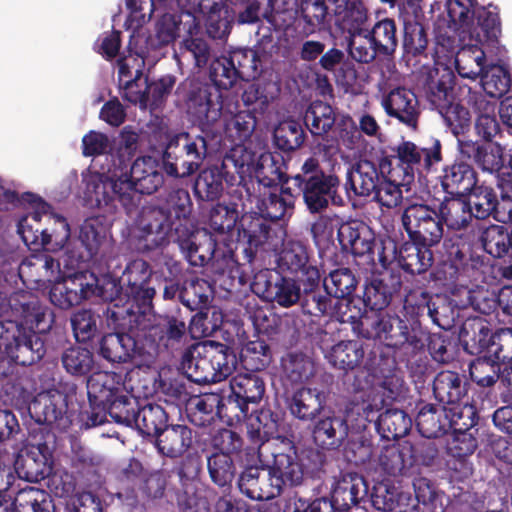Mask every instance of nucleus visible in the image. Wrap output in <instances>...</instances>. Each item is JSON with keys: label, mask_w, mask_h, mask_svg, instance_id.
<instances>
[{"label": "nucleus", "mask_w": 512, "mask_h": 512, "mask_svg": "<svg viewBox=\"0 0 512 512\" xmlns=\"http://www.w3.org/2000/svg\"><path fill=\"white\" fill-rule=\"evenodd\" d=\"M480 257L472 250L469 236L450 234V307L453 324H450V334H458V342L469 355L488 354L493 331L488 322L479 316H468L457 327L453 316L454 309L466 310L473 308L481 310L480 298L483 287L474 283L478 274Z\"/></svg>", "instance_id": "f257e3e1"}, {"label": "nucleus", "mask_w": 512, "mask_h": 512, "mask_svg": "<svg viewBox=\"0 0 512 512\" xmlns=\"http://www.w3.org/2000/svg\"><path fill=\"white\" fill-rule=\"evenodd\" d=\"M192 201L186 189L169 193L164 206H143L135 221L133 240L141 253L163 249L171 236L195 227L190 219Z\"/></svg>", "instance_id": "f03ea898"}, {"label": "nucleus", "mask_w": 512, "mask_h": 512, "mask_svg": "<svg viewBox=\"0 0 512 512\" xmlns=\"http://www.w3.org/2000/svg\"><path fill=\"white\" fill-rule=\"evenodd\" d=\"M340 178L334 173H326L317 158L309 157L300 171L292 176V192L295 200L302 196L307 211L322 214L330 205L345 206V200L339 193Z\"/></svg>", "instance_id": "7ed1b4c3"}, {"label": "nucleus", "mask_w": 512, "mask_h": 512, "mask_svg": "<svg viewBox=\"0 0 512 512\" xmlns=\"http://www.w3.org/2000/svg\"><path fill=\"white\" fill-rule=\"evenodd\" d=\"M362 322L361 335L366 339L382 342L386 347L393 349L394 357L409 362L411 357L425 348L426 332L418 321L408 326L407 322L398 315L378 314L373 319Z\"/></svg>", "instance_id": "20e7f679"}, {"label": "nucleus", "mask_w": 512, "mask_h": 512, "mask_svg": "<svg viewBox=\"0 0 512 512\" xmlns=\"http://www.w3.org/2000/svg\"><path fill=\"white\" fill-rule=\"evenodd\" d=\"M105 315L107 325L113 332L103 335L99 340V356L111 363H127L136 356L147 354L139 327L133 321L134 311L107 307Z\"/></svg>", "instance_id": "39448f33"}, {"label": "nucleus", "mask_w": 512, "mask_h": 512, "mask_svg": "<svg viewBox=\"0 0 512 512\" xmlns=\"http://www.w3.org/2000/svg\"><path fill=\"white\" fill-rule=\"evenodd\" d=\"M177 92L183 93L187 114L201 133L220 143L223 110L221 91L208 82L186 79L178 86Z\"/></svg>", "instance_id": "423d86ee"}, {"label": "nucleus", "mask_w": 512, "mask_h": 512, "mask_svg": "<svg viewBox=\"0 0 512 512\" xmlns=\"http://www.w3.org/2000/svg\"><path fill=\"white\" fill-rule=\"evenodd\" d=\"M151 311H134V322L138 325L146 353L150 356L179 349L186 341L188 325L180 309L163 314Z\"/></svg>", "instance_id": "0eeeda50"}, {"label": "nucleus", "mask_w": 512, "mask_h": 512, "mask_svg": "<svg viewBox=\"0 0 512 512\" xmlns=\"http://www.w3.org/2000/svg\"><path fill=\"white\" fill-rule=\"evenodd\" d=\"M206 134L180 132L168 137L161 155V169L170 178L184 179L195 174L208 154Z\"/></svg>", "instance_id": "6e6552de"}, {"label": "nucleus", "mask_w": 512, "mask_h": 512, "mask_svg": "<svg viewBox=\"0 0 512 512\" xmlns=\"http://www.w3.org/2000/svg\"><path fill=\"white\" fill-rule=\"evenodd\" d=\"M448 166L443 167L444 175L437 177L444 192L438 209L426 204H410L401 216L402 224L411 241L422 245H436L443 238L447 216L443 212L448 202Z\"/></svg>", "instance_id": "1a4fd4ad"}, {"label": "nucleus", "mask_w": 512, "mask_h": 512, "mask_svg": "<svg viewBox=\"0 0 512 512\" xmlns=\"http://www.w3.org/2000/svg\"><path fill=\"white\" fill-rule=\"evenodd\" d=\"M432 59L427 75L428 100L448 126V19L444 14L434 22Z\"/></svg>", "instance_id": "9d476101"}, {"label": "nucleus", "mask_w": 512, "mask_h": 512, "mask_svg": "<svg viewBox=\"0 0 512 512\" xmlns=\"http://www.w3.org/2000/svg\"><path fill=\"white\" fill-rule=\"evenodd\" d=\"M47 341L16 321H0V354L10 362L21 366L38 363L46 354Z\"/></svg>", "instance_id": "9b49d317"}, {"label": "nucleus", "mask_w": 512, "mask_h": 512, "mask_svg": "<svg viewBox=\"0 0 512 512\" xmlns=\"http://www.w3.org/2000/svg\"><path fill=\"white\" fill-rule=\"evenodd\" d=\"M467 207H463L457 214L452 212L450 218V231L466 229L474 218L486 219L493 215L494 219L501 223H512V208L501 205L495 190L486 185H475L465 197Z\"/></svg>", "instance_id": "f8f14e48"}, {"label": "nucleus", "mask_w": 512, "mask_h": 512, "mask_svg": "<svg viewBox=\"0 0 512 512\" xmlns=\"http://www.w3.org/2000/svg\"><path fill=\"white\" fill-rule=\"evenodd\" d=\"M121 177L125 191L122 194V206L127 214L138 208L142 195H152L164 183L162 171L158 170L150 158L144 157H138L131 165L129 175Z\"/></svg>", "instance_id": "ddd939ff"}, {"label": "nucleus", "mask_w": 512, "mask_h": 512, "mask_svg": "<svg viewBox=\"0 0 512 512\" xmlns=\"http://www.w3.org/2000/svg\"><path fill=\"white\" fill-rule=\"evenodd\" d=\"M153 269L143 259H134L127 263L121 275V283L124 285V296L129 307L121 310L152 311L156 289L151 285Z\"/></svg>", "instance_id": "4468645a"}, {"label": "nucleus", "mask_w": 512, "mask_h": 512, "mask_svg": "<svg viewBox=\"0 0 512 512\" xmlns=\"http://www.w3.org/2000/svg\"><path fill=\"white\" fill-rule=\"evenodd\" d=\"M30 417L38 424L66 432L73 424L75 411L69 406V395L58 389L39 393L28 405Z\"/></svg>", "instance_id": "2eb2a0df"}, {"label": "nucleus", "mask_w": 512, "mask_h": 512, "mask_svg": "<svg viewBox=\"0 0 512 512\" xmlns=\"http://www.w3.org/2000/svg\"><path fill=\"white\" fill-rule=\"evenodd\" d=\"M233 165L235 172L240 175L245 173L244 161L236 159V151L226 154L219 165H211L202 169L196 176L193 184V192L197 200L205 202L218 201L224 192V183H230L234 176L228 171Z\"/></svg>", "instance_id": "dca6fc26"}, {"label": "nucleus", "mask_w": 512, "mask_h": 512, "mask_svg": "<svg viewBox=\"0 0 512 512\" xmlns=\"http://www.w3.org/2000/svg\"><path fill=\"white\" fill-rule=\"evenodd\" d=\"M272 456L270 473L273 474V482L280 494L286 486L295 487L303 483L304 466L293 441L283 438L280 443H275Z\"/></svg>", "instance_id": "f3484780"}, {"label": "nucleus", "mask_w": 512, "mask_h": 512, "mask_svg": "<svg viewBox=\"0 0 512 512\" xmlns=\"http://www.w3.org/2000/svg\"><path fill=\"white\" fill-rule=\"evenodd\" d=\"M95 274L79 271L55 281L49 290V300L61 310H69L93 296Z\"/></svg>", "instance_id": "a211bd4d"}, {"label": "nucleus", "mask_w": 512, "mask_h": 512, "mask_svg": "<svg viewBox=\"0 0 512 512\" xmlns=\"http://www.w3.org/2000/svg\"><path fill=\"white\" fill-rule=\"evenodd\" d=\"M230 393L225 397L230 408L237 418H247L249 405H257L263 399L266 391L265 381L258 372L238 373L229 381Z\"/></svg>", "instance_id": "6ab92c4d"}, {"label": "nucleus", "mask_w": 512, "mask_h": 512, "mask_svg": "<svg viewBox=\"0 0 512 512\" xmlns=\"http://www.w3.org/2000/svg\"><path fill=\"white\" fill-rule=\"evenodd\" d=\"M337 239L341 250L351 253L363 265L375 264L376 235L364 221L343 222L337 230Z\"/></svg>", "instance_id": "aec40b11"}, {"label": "nucleus", "mask_w": 512, "mask_h": 512, "mask_svg": "<svg viewBox=\"0 0 512 512\" xmlns=\"http://www.w3.org/2000/svg\"><path fill=\"white\" fill-rule=\"evenodd\" d=\"M23 202L28 203L32 208L30 218L39 224V220L45 219L47 230V251L57 252L61 250L70 238V226L67 219L62 215L52 212V207L43 198L32 192L22 194Z\"/></svg>", "instance_id": "412c9836"}, {"label": "nucleus", "mask_w": 512, "mask_h": 512, "mask_svg": "<svg viewBox=\"0 0 512 512\" xmlns=\"http://www.w3.org/2000/svg\"><path fill=\"white\" fill-rule=\"evenodd\" d=\"M181 25L182 20L179 15L165 13L157 20L154 34L132 35L127 48L140 57L143 64L152 52L158 51L176 40Z\"/></svg>", "instance_id": "4be33fe9"}, {"label": "nucleus", "mask_w": 512, "mask_h": 512, "mask_svg": "<svg viewBox=\"0 0 512 512\" xmlns=\"http://www.w3.org/2000/svg\"><path fill=\"white\" fill-rule=\"evenodd\" d=\"M391 154L383 155L379 162L388 161L392 164V168H400L412 174L415 179V166L421 164L424 158V168L427 172L432 171L434 164L442 160V145L438 139L433 141L429 148L420 149L411 141H403L394 148H391Z\"/></svg>", "instance_id": "5701e85b"}, {"label": "nucleus", "mask_w": 512, "mask_h": 512, "mask_svg": "<svg viewBox=\"0 0 512 512\" xmlns=\"http://www.w3.org/2000/svg\"><path fill=\"white\" fill-rule=\"evenodd\" d=\"M330 503L333 512H355L366 510L370 503L368 499V484L358 473L343 474L334 484L331 491Z\"/></svg>", "instance_id": "b1692460"}, {"label": "nucleus", "mask_w": 512, "mask_h": 512, "mask_svg": "<svg viewBox=\"0 0 512 512\" xmlns=\"http://www.w3.org/2000/svg\"><path fill=\"white\" fill-rule=\"evenodd\" d=\"M277 263L283 273L291 275L299 283L312 282L320 275L309 246L299 240H288L283 244Z\"/></svg>", "instance_id": "393cba45"}, {"label": "nucleus", "mask_w": 512, "mask_h": 512, "mask_svg": "<svg viewBox=\"0 0 512 512\" xmlns=\"http://www.w3.org/2000/svg\"><path fill=\"white\" fill-rule=\"evenodd\" d=\"M465 376L450 370V430H478V413L470 403Z\"/></svg>", "instance_id": "a878e982"}, {"label": "nucleus", "mask_w": 512, "mask_h": 512, "mask_svg": "<svg viewBox=\"0 0 512 512\" xmlns=\"http://www.w3.org/2000/svg\"><path fill=\"white\" fill-rule=\"evenodd\" d=\"M312 423V440L323 450H337L349 435L348 421L342 411L324 409Z\"/></svg>", "instance_id": "bb28decb"}, {"label": "nucleus", "mask_w": 512, "mask_h": 512, "mask_svg": "<svg viewBox=\"0 0 512 512\" xmlns=\"http://www.w3.org/2000/svg\"><path fill=\"white\" fill-rule=\"evenodd\" d=\"M379 170L382 179L373 193V200L382 207L395 208L403 200V190H411L412 174L397 167L393 169L388 161L379 162Z\"/></svg>", "instance_id": "cd10ccee"}, {"label": "nucleus", "mask_w": 512, "mask_h": 512, "mask_svg": "<svg viewBox=\"0 0 512 512\" xmlns=\"http://www.w3.org/2000/svg\"><path fill=\"white\" fill-rule=\"evenodd\" d=\"M478 448V430H450V482L461 481L473 473L471 458Z\"/></svg>", "instance_id": "c85d7f7f"}, {"label": "nucleus", "mask_w": 512, "mask_h": 512, "mask_svg": "<svg viewBox=\"0 0 512 512\" xmlns=\"http://www.w3.org/2000/svg\"><path fill=\"white\" fill-rule=\"evenodd\" d=\"M271 223L261 214L248 212L241 215L237 226L238 241L244 245L242 254L246 263H252L258 249L263 247L270 238Z\"/></svg>", "instance_id": "c756f323"}, {"label": "nucleus", "mask_w": 512, "mask_h": 512, "mask_svg": "<svg viewBox=\"0 0 512 512\" xmlns=\"http://www.w3.org/2000/svg\"><path fill=\"white\" fill-rule=\"evenodd\" d=\"M284 402L293 418L307 423L314 421L324 410L326 396L316 387L299 386L292 391H285Z\"/></svg>", "instance_id": "7c9ffc66"}, {"label": "nucleus", "mask_w": 512, "mask_h": 512, "mask_svg": "<svg viewBox=\"0 0 512 512\" xmlns=\"http://www.w3.org/2000/svg\"><path fill=\"white\" fill-rule=\"evenodd\" d=\"M386 114L407 127L416 130L421 114L417 95L412 89L398 86L391 89L382 100Z\"/></svg>", "instance_id": "2f4dec72"}, {"label": "nucleus", "mask_w": 512, "mask_h": 512, "mask_svg": "<svg viewBox=\"0 0 512 512\" xmlns=\"http://www.w3.org/2000/svg\"><path fill=\"white\" fill-rule=\"evenodd\" d=\"M402 288V276L399 271H389L380 277H374L364 285L362 301L372 311L387 308Z\"/></svg>", "instance_id": "473e14b6"}, {"label": "nucleus", "mask_w": 512, "mask_h": 512, "mask_svg": "<svg viewBox=\"0 0 512 512\" xmlns=\"http://www.w3.org/2000/svg\"><path fill=\"white\" fill-rule=\"evenodd\" d=\"M185 411L190 423L197 427H206L216 416H228L230 408L221 393L207 392L193 395L185 406Z\"/></svg>", "instance_id": "72a5a7b5"}, {"label": "nucleus", "mask_w": 512, "mask_h": 512, "mask_svg": "<svg viewBox=\"0 0 512 512\" xmlns=\"http://www.w3.org/2000/svg\"><path fill=\"white\" fill-rule=\"evenodd\" d=\"M263 466H247L240 473L238 488L242 494L251 500H270L280 495L279 489L273 482V474Z\"/></svg>", "instance_id": "f704fd0d"}, {"label": "nucleus", "mask_w": 512, "mask_h": 512, "mask_svg": "<svg viewBox=\"0 0 512 512\" xmlns=\"http://www.w3.org/2000/svg\"><path fill=\"white\" fill-rule=\"evenodd\" d=\"M321 275L311 282H303L299 305L303 314L321 319L333 317L339 301L335 300L325 289H320Z\"/></svg>", "instance_id": "c9c22d12"}, {"label": "nucleus", "mask_w": 512, "mask_h": 512, "mask_svg": "<svg viewBox=\"0 0 512 512\" xmlns=\"http://www.w3.org/2000/svg\"><path fill=\"white\" fill-rule=\"evenodd\" d=\"M381 179L379 163L364 159L347 170L344 188L349 198L351 194L369 197L373 195Z\"/></svg>", "instance_id": "e433bc0d"}, {"label": "nucleus", "mask_w": 512, "mask_h": 512, "mask_svg": "<svg viewBox=\"0 0 512 512\" xmlns=\"http://www.w3.org/2000/svg\"><path fill=\"white\" fill-rule=\"evenodd\" d=\"M295 203L292 186L284 185L282 188L269 189L257 197L256 213L263 215L269 222L278 221L293 214Z\"/></svg>", "instance_id": "4c0bfd02"}, {"label": "nucleus", "mask_w": 512, "mask_h": 512, "mask_svg": "<svg viewBox=\"0 0 512 512\" xmlns=\"http://www.w3.org/2000/svg\"><path fill=\"white\" fill-rule=\"evenodd\" d=\"M475 24L474 18L469 24V32L463 29L458 35L460 42L474 41L480 44L494 46L498 43L501 34V22L497 12L490 11L488 8L480 7L476 11Z\"/></svg>", "instance_id": "58836bf2"}, {"label": "nucleus", "mask_w": 512, "mask_h": 512, "mask_svg": "<svg viewBox=\"0 0 512 512\" xmlns=\"http://www.w3.org/2000/svg\"><path fill=\"white\" fill-rule=\"evenodd\" d=\"M197 236L196 227H192L188 232L172 235L171 241L178 245L191 266L203 267L214 257L216 242L210 236L197 242Z\"/></svg>", "instance_id": "ea45409f"}, {"label": "nucleus", "mask_w": 512, "mask_h": 512, "mask_svg": "<svg viewBox=\"0 0 512 512\" xmlns=\"http://www.w3.org/2000/svg\"><path fill=\"white\" fill-rule=\"evenodd\" d=\"M181 366L189 382L196 384L218 382L205 343L187 349L183 353Z\"/></svg>", "instance_id": "a19ab883"}, {"label": "nucleus", "mask_w": 512, "mask_h": 512, "mask_svg": "<svg viewBox=\"0 0 512 512\" xmlns=\"http://www.w3.org/2000/svg\"><path fill=\"white\" fill-rule=\"evenodd\" d=\"M477 184V173L466 161H455L450 166V218L467 207L463 197Z\"/></svg>", "instance_id": "79ce46f5"}, {"label": "nucleus", "mask_w": 512, "mask_h": 512, "mask_svg": "<svg viewBox=\"0 0 512 512\" xmlns=\"http://www.w3.org/2000/svg\"><path fill=\"white\" fill-rule=\"evenodd\" d=\"M84 193L98 208L110 206L116 200L122 205V194L125 193L122 177L114 179L104 174L91 175L86 181Z\"/></svg>", "instance_id": "37998d69"}, {"label": "nucleus", "mask_w": 512, "mask_h": 512, "mask_svg": "<svg viewBox=\"0 0 512 512\" xmlns=\"http://www.w3.org/2000/svg\"><path fill=\"white\" fill-rule=\"evenodd\" d=\"M192 430L182 424L167 425L154 438L159 454L177 458L182 456L192 445Z\"/></svg>", "instance_id": "c03bdc74"}, {"label": "nucleus", "mask_w": 512, "mask_h": 512, "mask_svg": "<svg viewBox=\"0 0 512 512\" xmlns=\"http://www.w3.org/2000/svg\"><path fill=\"white\" fill-rule=\"evenodd\" d=\"M255 177L259 185L267 189L292 186V176L286 172V166L280 155L261 154L255 167Z\"/></svg>", "instance_id": "a18cd8bd"}, {"label": "nucleus", "mask_w": 512, "mask_h": 512, "mask_svg": "<svg viewBox=\"0 0 512 512\" xmlns=\"http://www.w3.org/2000/svg\"><path fill=\"white\" fill-rule=\"evenodd\" d=\"M20 317L19 325L34 330V333L48 339L56 315L52 308L34 299L21 305Z\"/></svg>", "instance_id": "49530a36"}, {"label": "nucleus", "mask_w": 512, "mask_h": 512, "mask_svg": "<svg viewBox=\"0 0 512 512\" xmlns=\"http://www.w3.org/2000/svg\"><path fill=\"white\" fill-rule=\"evenodd\" d=\"M303 122L316 140L325 141L335 125L336 113L330 104L316 100L305 110Z\"/></svg>", "instance_id": "de8ad7c7"}, {"label": "nucleus", "mask_w": 512, "mask_h": 512, "mask_svg": "<svg viewBox=\"0 0 512 512\" xmlns=\"http://www.w3.org/2000/svg\"><path fill=\"white\" fill-rule=\"evenodd\" d=\"M462 47L455 55L454 65L458 76L462 79L476 80L485 71V52L480 43L474 41L461 42Z\"/></svg>", "instance_id": "09e8293b"}, {"label": "nucleus", "mask_w": 512, "mask_h": 512, "mask_svg": "<svg viewBox=\"0 0 512 512\" xmlns=\"http://www.w3.org/2000/svg\"><path fill=\"white\" fill-rule=\"evenodd\" d=\"M413 450L409 442L385 446L379 455V464L390 476H405L414 466Z\"/></svg>", "instance_id": "8fccbe9b"}, {"label": "nucleus", "mask_w": 512, "mask_h": 512, "mask_svg": "<svg viewBox=\"0 0 512 512\" xmlns=\"http://www.w3.org/2000/svg\"><path fill=\"white\" fill-rule=\"evenodd\" d=\"M432 246L416 241L405 242L396 256L400 268L411 275L426 272L433 264Z\"/></svg>", "instance_id": "3c124183"}, {"label": "nucleus", "mask_w": 512, "mask_h": 512, "mask_svg": "<svg viewBox=\"0 0 512 512\" xmlns=\"http://www.w3.org/2000/svg\"><path fill=\"white\" fill-rule=\"evenodd\" d=\"M53 464L54 456L25 450L15 461V471L19 478L37 483L50 476Z\"/></svg>", "instance_id": "603ef678"}, {"label": "nucleus", "mask_w": 512, "mask_h": 512, "mask_svg": "<svg viewBox=\"0 0 512 512\" xmlns=\"http://www.w3.org/2000/svg\"><path fill=\"white\" fill-rule=\"evenodd\" d=\"M107 226L104 217L94 216L85 219L80 227L79 240L87 252V260L97 262L102 256L106 243Z\"/></svg>", "instance_id": "864d4df0"}, {"label": "nucleus", "mask_w": 512, "mask_h": 512, "mask_svg": "<svg viewBox=\"0 0 512 512\" xmlns=\"http://www.w3.org/2000/svg\"><path fill=\"white\" fill-rule=\"evenodd\" d=\"M282 379L292 385H301L315 372L313 360L300 351L287 352L281 358Z\"/></svg>", "instance_id": "5fc2aeb1"}, {"label": "nucleus", "mask_w": 512, "mask_h": 512, "mask_svg": "<svg viewBox=\"0 0 512 512\" xmlns=\"http://www.w3.org/2000/svg\"><path fill=\"white\" fill-rule=\"evenodd\" d=\"M416 427L419 433L427 438H439L448 433V413L445 406L438 407L425 404L416 416Z\"/></svg>", "instance_id": "6e6d98bb"}, {"label": "nucleus", "mask_w": 512, "mask_h": 512, "mask_svg": "<svg viewBox=\"0 0 512 512\" xmlns=\"http://www.w3.org/2000/svg\"><path fill=\"white\" fill-rule=\"evenodd\" d=\"M412 427L410 416L398 408H389L375 420V428L382 439L398 440L406 436Z\"/></svg>", "instance_id": "4d7b16f0"}, {"label": "nucleus", "mask_w": 512, "mask_h": 512, "mask_svg": "<svg viewBox=\"0 0 512 512\" xmlns=\"http://www.w3.org/2000/svg\"><path fill=\"white\" fill-rule=\"evenodd\" d=\"M364 355V347L360 341L346 340L333 345L326 358L333 367L349 371L361 365Z\"/></svg>", "instance_id": "13d9d810"}, {"label": "nucleus", "mask_w": 512, "mask_h": 512, "mask_svg": "<svg viewBox=\"0 0 512 512\" xmlns=\"http://www.w3.org/2000/svg\"><path fill=\"white\" fill-rule=\"evenodd\" d=\"M250 433L256 438L260 445L263 446L271 439H275L280 443L284 437H280L279 433V415L270 408H261L255 412L250 411Z\"/></svg>", "instance_id": "bf43d9fd"}, {"label": "nucleus", "mask_w": 512, "mask_h": 512, "mask_svg": "<svg viewBox=\"0 0 512 512\" xmlns=\"http://www.w3.org/2000/svg\"><path fill=\"white\" fill-rule=\"evenodd\" d=\"M341 4L336 6V25L349 36H361L365 32L363 26L368 19L367 9L361 1H346L342 10Z\"/></svg>", "instance_id": "052dcab7"}, {"label": "nucleus", "mask_w": 512, "mask_h": 512, "mask_svg": "<svg viewBox=\"0 0 512 512\" xmlns=\"http://www.w3.org/2000/svg\"><path fill=\"white\" fill-rule=\"evenodd\" d=\"M257 125V119L251 111H239L221 121V135L224 133L233 144L240 146L248 141Z\"/></svg>", "instance_id": "680f3d73"}, {"label": "nucleus", "mask_w": 512, "mask_h": 512, "mask_svg": "<svg viewBox=\"0 0 512 512\" xmlns=\"http://www.w3.org/2000/svg\"><path fill=\"white\" fill-rule=\"evenodd\" d=\"M365 38H369L380 55H392L398 46L397 26L394 19H379L370 30L365 29Z\"/></svg>", "instance_id": "e2e57ef3"}, {"label": "nucleus", "mask_w": 512, "mask_h": 512, "mask_svg": "<svg viewBox=\"0 0 512 512\" xmlns=\"http://www.w3.org/2000/svg\"><path fill=\"white\" fill-rule=\"evenodd\" d=\"M15 512H53L54 503L49 492L26 486L14 496Z\"/></svg>", "instance_id": "0e129e2a"}, {"label": "nucleus", "mask_w": 512, "mask_h": 512, "mask_svg": "<svg viewBox=\"0 0 512 512\" xmlns=\"http://www.w3.org/2000/svg\"><path fill=\"white\" fill-rule=\"evenodd\" d=\"M358 280L350 268L341 267L329 272L323 279V288L335 300L349 299L355 292Z\"/></svg>", "instance_id": "69168bd1"}, {"label": "nucleus", "mask_w": 512, "mask_h": 512, "mask_svg": "<svg viewBox=\"0 0 512 512\" xmlns=\"http://www.w3.org/2000/svg\"><path fill=\"white\" fill-rule=\"evenodd\" d=\"M239 203L235 201L217 202L209 212V226L219 234L231 232L239 225L240 210Z\"/></svg>", "instance_id": "338daca9"}, {"label": "nucleus", "mask_w": 512, "mask_h": 512, "mask_svg": "<svg viewBox=\"0 0 512 512\" xmlns=\"http://www.w3.org/2000/svg\"><path fill=\"white\" fill-rule=\"evenodd\" d=\"M306 138L301 123L294 119L279 122L273 131L274 145L283 152H293L299 149Z\"/></svg>", "instance_id": "774afa93"}]
</instances>
